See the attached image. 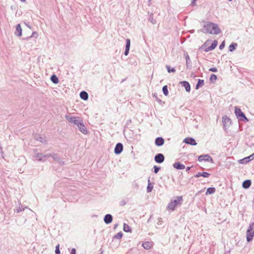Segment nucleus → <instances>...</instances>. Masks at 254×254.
I'll return each mask as SVG.
<instances>
[{"mask_svg":"<svg viewBox=\"0 0 254 254\" xmlns=\"http://www.w3.org/2000/svg\"><path fill=\"white\" fill-rule=\"evenodd\" d=\"M130 46V41L129 39H126V49L129 50Z\"/></svg>","mask_w":254,"mask_h":254,"instance_id":"nucleus-39","label":"nucleus"},{"mask_svg":"<svg viewBox=\"0 0 254 254\" xmlns=\"http://www.w3.org/2000/svg\"><path fill=\"white\" fill-rule=\"evenodd\" d=\"M153 169H154V173L157 174V173H158L159 171L161 169V167H158V166L155 165L153 167Z\"/></svg>","mask_w":254,"mask_h":254,"instance_id":"nucleus-40","label":"nucleus"},{"mask_svg":"<svg viewBox=\"0 0 254 254\" xmlns=\"http://www.w3.org/2000/svg\"><path fill=\"white\" fill-rule=\"evenodd\" d=\"M164 139L162 137H158L155 140V144L157 146H161L164 143Z\"/></svg>","mask_w":254,"mask_h":254,"instance_id":"nucleus-15","label":"nucleus"},{"mask_svg":"<svg viewBox=\"0 0 254 254\" xmlns=\"http://www.w3.org/2000/svg\"><path fill=\"white\" fill-rule=\"evenodd\" d=\"M38 36V34L37 32H33L31 35V36L29 37H27V38H23V40H28L30 38H31V37H34V38H37Z\"/></svg>","mask_w":254,"mask_h":254,"instance_id":"nucleus-33","label":"nucleus"},{"mask_svg":"<svg viewBox=\"0 0 254 254\" xmlns=\"http://www.w3.org/2000/svg\"><path fill=\"white\" fill-rule=\"evenodd\" d=\"M252 182L250 180H246L244 181L242 184V187L244 189H248L250 187Z\"/></svg>","mask_w":254,"mask_h":254,"instance_id":"nucleus-22","label":"nucleus"},{"mask_svg":"<svg viewBox=\"0 0 254 254\" xmlns=\"http://www.w3.org/2000/svg\"><path fill=\"white\" fill-rule=\"evenodd\" d=\"M229 1H231L232 0H228Z\"/></svg>","mask_w":254,"mask_h":254,"instance_id":"nucleus-57","label":"nucleus"},{"mask_svg":"<svg viewBox=\"0 0 254 254\" xmlns=\"http://www.w3.org/2000/svg\"><path fill=\"white\" fill-rule=\"evenodd\" d=\"M195 4V1H194V0H193L191 2V5H193Z\"/></svg>","mask_w":254,"mask_h":254,"instance_id":"nucleus-52","label":"nucleus"},{"mask_svg":"<svg viewBox=\"0 0 254 254\" xmlns=\"http://www.w3.org/2000/svg\"><path fill=\"white\" fill-rule=\"evenodd\" d=\"M55 253H56V254H61V252L60 251V245L59 244L57 245L56 247Z\"/></svg>","mask_w":254,"mask_h":254,"instance_id":"nucleus-44","label":"nucleus"},{"mask_svg":"<svg viewBox=\"0 0 254 254\" xmlns=\"http://www.w3.org/2000/svg\"><path fill=\"white\" fill-rule=\"evenodd\" d=\"M238 46V44L236 43H232L229 47V51L230 52H233L235 50Z\"/></svg>","mask_w":254,"mask_h":254,"instance_id":"nucleus-26","label":"nucleus"},{"mask_svg":"<svg viewBox=\"0 0 254 254\" xmlns=\"http://www.w3.org/2000/svg\"><path fill=\"white\" fill-rule=\"evenodd\" d=\"M35 158L37 160L39 161H42L43 160L42 158V153H38L35 155Z\"/></svg>","mask_w":254,"mask_h":254,"instance_id":"nucleus-35","label":"nucleus"},{"mask_svg":"<svg viewBox=\"0 0 254 254\" xmlns=\"http://www.w3.org/2000/svg\"><path fill=\"white\" fill-rule=\"evenodd\" d=\"M24 23H25V25H26L28 27H29V28H30V29L31 28V26H30L29 24H27V23H26V22H24Z\"/></svg>","mask_w":254,"mask_h":254,"instance_id":"nucleus-49","label":"nucleus"},{"mask_svg":"<svg viewBox=\"0 0 254 254\" xmlns=\"http://www.w3.org/2000/svg\"><path fill=\"white\" fill-rule=\"evenodd\" d=\"M225 41L222 42L221 43V44L220 45V46H219V49H220V50H222V49H223L224 48V47H225Z\"/></svg>","mask_w":254,"mask_h":254,"instance_id":"nucleus-45","label":"nucleus"},{"mask_svg":"<svg viewBox=\"0 0 254 254\" xmlns=\"http://www.w3.org/2000/svg\"><path fill=\"white\" fill-rule=\"evenodd\" d=\"M79 95L80 98L84 100H87L88 99V94L85 91L80 92Z\"/></svg>","mask_w":254,"mask_h":254,"instance_id":"nucleus-23","label":"nucleus"},{"mask_svg":"<svg viewBox=\"0 0 254 254\" xmlns=\"http://www.w3.org/2000/svg\"><path fill=\"white\" fill-rule=\"evenodd\" d=\"M21 1L23 2H26V0H20Z\"/></svg>","mask_w":254,"mask_h":254,"instance_id":"nucleus-55","label":"nucleus"},{"mask_svg":"<svg viewBox=\"0 0 254 254\" xmlns=\"http://www.w3.org/2000/svg\"><path fill=\"white\" fill-rule=\"evenodd\" d=\"M217 41H216V40H214L212 43L211 44V46L207 47V48H205V45L204 44L203 45H202L201 47H200V49H204V51L205 52H208L210 51H212L213 50H214L216 47L217 46Z\"/></svg>","mask_w":254,"mask_h":254,"instance_id":"nucleus-8","label":"nucleus"},{"mask_svg":"<svg viewBox=\"0 0 254 254\" xmlns=\"http://www.w3.org/2000/svg\"><path fill=\"white\" fill-rule=\"evenodd\" d=\"M51 157V153H48L44 154L42 153V162H45L47 159Z\"/></svg>","mask_w":254,"mask_h":254,"instance_id":"nucleus-32","label":"nucleus"},{"mask_svg":"<svg viewBox=\"0 0 254 254\" xmlns=\"http://www.w3.org/2000/svg\"><path fill=\"white\" fill-rule=\"evenodd\" d=\"M204 84V80L202 79H198L197 84L195 85V89H198L200 87L202 86Z\"/></svg>","mask_w":254,"mask_h":254,"instance_id":"nucleus-24","label":"nucleus"},{"mask_svg":"<svg viewBox=\"0 0 254 254\" xmlns=\"http://www.w3.org/2000/svg\"><path fill=\"white\" fill-rule=\"evenodd\" d=\"M22 28L20 24H18L16 26V31L14 33L15 35L19 37L22 35Z\"/></svg>","mask_w":254,"mask_h":254,"instance_id":"nucleus-20","label":"nucleus"},{"mask_svg":"<svg viewBox=\"0 0 254 254\" xmlns=\"http://www.w3.org/2000/svg\"><path fill=\"white\" fill-rule=\"evenodd\" d=\"M224 254H227L226 253H225Z\"/></svg>","mask_w":254,"mask_h":254,"instance_id":"nucleus-58","label":"nucleus"},{"mask_svg":"<svg viewBox=\"0 0 254 254\" xmlns=\"http://www.w3.org/2000/svg\"><path fill=\"white\" fill-rule=\"evenodd\" d=\"M216 190L215 188L210 187L207 189L205 193L206 195L213 194L215 192Z\"/></svg>","mask_w":254,"mask_h":254,"instance_id":"nucleus-29","label":"nucleus"},{"mask_svg":"<svg viewBox=\"0 0 254 254\" xmlns=\"http://www.w3.org/2000/svg\"><path fill=\"white\" fill-rule=\"evenodd\" d=\"M217 76L214 74H212L210 76V80L211 81H215L217 79Z\"/></svg>","mask_w":254,"mask_h":254,"instance_id":"nucleus-42","label":"nucleus"},{"mask_svg":"<svg viewBox=\"0 0 254 254\" xmlns=\"http://www.w3.org/2000/svg\"><path fill=\"white\" fill-rule=\"evenodd\" d=\"M123 145L121 143H118L114 149V153L117 154H120L123 151Z\"/></svg>","mask_w":254,"mask_h":254,"instance_id":"nucleus-11","label":"nucleus"},{"mask_svg":"<svg viewBox=\"0 0 254 254\" xmlns=\"http://www.w3.org/2000/svg\"><path fill=\"white\" fill-rule=\"evenodd\" d=\"M254 236V223H252L249 225V226L246 232L247 241L251 242Z\"/></svg>","mask_w":254,"mask_h":254,"instance_id":"nucleus-4","label":"nucleus"},{"mask_svg":"<svg viewBox=\"0 0 254 254\" xmlns=\"http://www.w3.org/2000/svg\"><path fill=\"white\" fill-rule=\"evenodd\" d=\"M79 124H77V126L78 129L83 134H86L88 133L87 130L85 126L83 124V122L82 120L79 121Z\"/></svg>","mask_w":254,"mask_h":254,"instance_id":"nucleus-7","label":"nucleus"},{"mask_svg":"<svg viewBox=\"0 0 254 254\" xmlns=\"http://www.w3.org/2000/svg\"><path fill=\"white\" fill-rule=\"evenodd\" d=\"M183 141L186 143L190 144L191 145H196L197 144L195 139L191 137H187Z\"/></svg>","mask_w":254,"mask_h":254,"instance_id":"nucleus-14","label":"nucleus"},{"mask_svg":"<svg viewBox=\"0 0 254 254\" xmlns=\"http://www.w3.org/2000/svg\"><path fill=\"white\" fill-rule=\"evenodd\" d=\"M210 176V174L206 172H198L197 173L194 177L195 178H199L200 177H203L204 178H208Z\"/></svg>","mask_w":254,"mask_h":254,"instance_id":"nucleus-19","label":"nucleus"},{"mask_svg":"<svg viewBox=\"0 0 254 254\" xmlns=\"http://www.w3.org/2000/svg\"><path fill=\"white\" fill-rule=\"evenodd\" d=\"M177 199H175L171 201L168 205L167 208L169 210H171L172 211H174L175 209V207L178 204H181L183 201L182 196H178Z\"/></svg>","mask_w":254,"mask_h":254,"instance_id":"nucleus-2","label":"nucleus"},{"mask_svg":"<svg viewBox=\"0 0 254 254\" xmlns=\"http://www.w3.org/2000/svg\"><path fill=\"white\" fill-rule=\"evenodd\" d=\"M149 21L153 24H155L156 23V20L154 19L152 15H150L149 18Z\"/></svg>","mask_w":254,"mask_h":254,"instance_id":"nucleus-41","label":"nucleus"},{"mask_svg":"<svg viewBox=\"0 0 254 254\" xmlns=\"http://www.w3.org/2000/svg\"><path fill=\"white\" fill-rule=\"evenodd\" d=\"M162 91H163V92L164 93V94L165 95V96H167L169 94V92H168V87L167 85H165L162 88Z\"/></svg>","mask_w":254,"mask_h":254,"instance_id":"nucleus-34","label":"nucleus"},{"mask_svg":"<svg viewBox=\"0 0 254 254\" xmlns=\"http://www.w3.org/2000/svg\"><path fill=\"white\" fill-rule=\"evenodd\" d=\"M254 159V153H253L250 156L245 157V158L240 160V163L244 164V163H247L250 162L251 160H252Z\"/></svg>","mask_w":254,"mask_h":254,"instance_id":"nucleus-16","label":"nucleus"},{"mask_svg":"<svg viewBox=\"0 0 254 254\" xmlns=\"http://www.w3.org/2000/svg\"><path fill=\"white\" fill-rule=\"evenodd\" d=\"M25 208H26L25 207H24V206H22V205H20V206H19V207H18L17 209H16V211H16L17 213L21 212H22V211H23L24 210V209H25Z\"/></svg>","mask_w":254,"mask_h":254,"instance_id":"nucleus-37","label":"nucleus"},{"mask_svg":"<svg viewBox=\"0 0 254 254\" xmlns=\"http://www.w3.org/2000/svg\"><path fill=\"white\" fill-rule=\"evenodd\" d=\"M235 115L239 121L248 122L249 120L246 117L245 114L242 111V110L238 107H236L235 109Z\"/></svg>","mask_w":254,"mask_h":254,"instance_id":"nucleus-3","label":"nucleus"},{"mask_svg":"<svg viewBox=\"0 0 254 254\" xmlns=\"http://www.w3.org/2000/svg\"><path fill=\"white\" fill-rule=\"evenodd\" d=\"M180 83L181 85L185 88V89L187 92H190V86L189 84V83L188 81H183L180 82Z\"/></svg>","mask_w":254,"mask_h":254,"instance_id":"nucleus-18","label":"nucleus"},{"mask_svg":"<svg viewBox=\"0 0 254 254\" xmlns=\"http://www.w3.org/2000/svg\"><path fill=\"white\" fill-rule=\"evenodd\" d=\"M164 156L162 153H158L154 157V160L157 163H162L164 161Z\"/></svg>","mask_w":254,"mask_h":254,"instance_id":"nucleus-10","label":"nucleus"},{"mask_svg":"<svg viewBox=\"0 0 254 254\" xmlns=\"http://www.w3.org/2000/svg\"><path fill=\"white\" fill-rule=\"evenodd\" d=\"M125 80H126V79H123V80H122L121 82H124V81H125Z\"/></svg>","mask_w":254,"mask_h":254,"instance_id":"nucleus-56","label":"nucleus"},{"mask_svg":"<svg viewBox=\"0 0 254 254\" xmlns=\"http://www.w3.org/2000/svg\"><path fill=\"white\" fill-rule=\"evenodd\" d=\"M65 119L70 123L74 124L76 125H77V124H79V121H80L81 119H77V118L72 116H69L68 115H66L65 116Z\"/></svg>","mask_w":254,"mask_h":254,"instance_id":"nucleus-9","label":"nucleus"},{"mask_svg":"<svg viewBox=\"0 0 254 254\" xmlns=\"http://www.w3.org/2000/svg\"><path fill=\"white\" fill-rule=\"evenodd\" d=\"M198 161L199 162L205 161L212 163H214L213 159L208 154H203L198 156Z\"/></svg>","mask_w":254,"mask_h":254,"instance_id":"nucleus-6","label":"nucleus"},{"mask_svg":"<svg viewBox=\"0 0 254 254\" xmlns=\"http://www.w3.org/2000/svg\"><path fill=\"white\" fill-rule=\"evenodd\" d=\"M196 0H194V1H196Z\"/></svg>","mask_w":254,"mask_h":254,"instance_id":"nucleus-59","label":"nucleus"},{"mask_svg":"<svg viewBox=\"0 0 254 254\" xmlns=\"http://www.w3.org/2000/svg\"><path fill=\"white\" fill-rule=\"evenodd\" d=\"M156 100L159 103H161L162 102V101L160 99H158V98L156 99Z\"/></svg>","mask_w":254,"mask_h":254,"instance_id":"nucleus-53","label":"nucleus"},{"mask_svg":"<svg viewBox=\"0 0 254 254\" xmlns=\"http://www.w3.org/2000/svg\"><path fill=\"white\" fill-rule=\"evenodd\" d=\"M34 138L36 140L39 141L42 143L45 142V139L40 134H36Z\"/></svg>","mask_w":254,"mask_h":254,"instance_id":"nucleus-25","label":"nucleus"},{"mask_svg":"<svg viewBox=\"0 0 254 254\" xmlns=\"http://www.w3.org/2000/svg\"><path fill=\"white\" fill-rule=\"evenodd\" d=\"M191 167H187L186 168V171L187 172H188L190 169Z\"/></svg>","mask_w":254,"mask_h":254,"instance_id":"nucleus-50","label":"nucleus"},{"mask_svg":"<svg viewBox=\"0 0 254 254\" xmlns=\"http://www.w3.org/2000/svg\"><path fill=\"white\" fill-rule=\"evenodd\" d=\"M70 254H76V250L74 248L72 249Z\"/></svg>","mask_w":254,"mask_h":254,"instance_id":"nucleus-48","label":"nucleus"},{"mask_svg":"<svg viewBox=\"0 0 254 254\" xmlns=\"http://www.w3.org/2000/svg\"><path fill=\"white\" fill-rule=\"evenodd\" d=\"M153 97H155L156 99L157 98V94L156 93L153 94Z\"/></svg>","mask_w":254,"mask_h":254,"instance_id":"nucleus-54","label":"nucleus"},{"mask_svg":"<svg viewBox=\"0 0 254 254\" xmlns=\"http://www.w3.org/2000/svg\"><path fill=\"white\" fill-rule=\"evenodd\" d=\"M184 57L186 61V66L188 69H191V62L190 58V57L187 53L184 54Z\"/></svg>","mask_w":254,"mask_h":254,"instance_id":"nucleus-13","label":"nucleus"},{"mask_svg":"<svg viewBox=\"0 0 254 254\" xmlns=\"http://www.w3.org/2000/svg\"><path fill=\"white\" fill-rule=\"evenodd\" d=\"M209 71H212V72H217V69L216 67H211L209 69Z\"/></svg>","mask_w":254,"mask_h":254,"instance_id":"nucleus-46","label":"nucleus"},{"mask_svg":"<svg viewBox=\"0 0 254 254\" xmlns=\"http://www.w3.org/2000/svg\"><path fill=\"white\" fill-rule=\"evenodd\" d=\"M203 27L204 31H203V32L205 33L217 35L220 33L221 32L218 25L214 23L207 22Z\"/></svg>","mask_w":254,"mask_h":254,"instance_id":"nucleus-1","label":"nucleus"},{"mask_svg":"<svg viewBox=\"0 0 254 254\" xmlns=\"http://www.w3.org/2000/svg\"><path fill=\"white\" fill-rule=\"evenodd\" d=\"M166 68H167V71L169 73L175 72L176 71V69L174 68H173V67L171 68L169 65H167Z\"/></svg>","mask_w":254,"mask_h":254,"instance_id":"nucleus-38","label":"nucleus"},{"mask_svg":"<svg viewBox=\"0 0 254 254\" xmlns=\"http://www.w3.org/2000/svg\"><path fill=\"white\" fill-rule=\"evenodd\" d=\"M129 50H128V49H125V51L124 52V55L125 56H127L129 53Z\"/></svg>","mask_w":254,"mask_h":254,"instance_id":"nucleus-47","label":"nucleus"},{"mask_svg":"<svg viewBox=\"0 0 254 254\" xmlns=\"http://www.w3.org/2000/svg\"><path fill=\"white\" fill-rule=\"evenodd\" d=\"M118 226V224H115L114 226V229H116Z\"/></svg>","mask_w":254,"mask_h":254,"instance_id":"nucleus-51","label":"nucleus"},{"mask_svg":"<svg viewBox=\"0 0 254 254\" xmlns=\"http://www.w3.org/2000/svg\"><path fill=\"white\" fill-rule=\"evenodd\" d=\"M104 221L106 224H109L112 222L113 216L110 214H106L104 218Z\"/></svg>","mask_w":254,"mask_h":254,"instance_id":"nucleus-17","label":"nucleus"},{"mask_svg":"<svg viewBox=\"0 0 254 254\" xmlns=\"http://www.w3.org/2000/svg\"><path fill=\"white\" fill-rule=\"evenodd\" d=\"M51 80L55 84H57L59 81L58 77L55 74H53L51 76Z\"/></svg>","mask_w":254,"mask_h":254,"instance_id":"nucleus-28","label":"nucleus"},{"mask_svg":"<svg viewBox=\"0 0 254 254\" xmlns=\"http://www.w3.org/2000/svg\"><path fill=\"white\" fill-rule=\"evenodd\" d=\"M132 186L134 189H138V183L136 181H134L133 182Z\"/></svg>","mask_w":254,"mask_h":254,"instance_id":"nucleus-43","label":"nucleus"},{"mask_svg":"<svg viewBox=\"0 0 254 254\" xmlns=\"http://www.w3.org/2000/svg\"><path fill=\"white\" fill-rule=\"evenodd\" d=\"M142 246L146 250H149L151 248L152 245L149 242H146L142 244Z\"/></svg>","mask_w":254,"mask_h":254,"instance_id":"nucleus-27","label":"nucleus"},{"mask_svg":"<svg viewBox=\"0 0 254 254\" xmlns=\"http://www.w3.org/2000/svg\"><path fill=\"white\" fill-rule=\"evenodd\" d=\"M51 157H52L54 161L59 162L61 165H64V161L61 160L60 157L58 154L51 153Z\"/></svg>","mask_w":254,"mask_h":254,"instance_id":"nucleus-12","label":"nucleus"},{"mask_svg":"<svg viewBox=\"0 0 254 254\" xmlns=\"http://www.w3.org/2000/svg\"><path fill=\"white\" fill-rule=\"evenodd\" d=\"M173 166L177 170H182L185 168V166L179 162L174 163Z\"/></svg>","mask_w":254,"mask_h":254,"instance_id":"nucleus-21","label":"nucleus"},{"mask_svg":"<svg viewBox=\"0 0 254 254\" xmlns=\"http://www.w3.org/2000/svg\"><path fill=\"white\" fill-rule=\"evenodd\" d=\"M123 233L122 232H120L114 236V239H120L123 237Z\"/></svg>","mask_w":254,"mask_h":254,"instance_id":"nucleus-36","label":"nucleus"},{"mask_svg":"<svg viewBox=\"0 0 254 254\" xmlns=\"http://www.w3.org/2000/svg\"><path fill=\"white\" fill-rule=\"evenodd\" d=\"M148 186L147 187L146 190H147V192H151L152 191V190L153 189V186L151 184V183L150 182V179H149L148 180Z\"/></svg>","mask_w":254,"mask_h":254,"instance_id":"nucleus-31","label":"nucleus"},{"mask_svg":"<svg viewBox=\"0 0 254 254\" xmlns=\"http://www.w3.org/2000/svg\"><path fill=\"white\" fill-rule=\"evenodd\" d=\"M123 230L125 232H130L131 231V227L126 223L124 224Z\"/></svg>","mask_w":254,"mask_h":254,"instance_id":"nucleus-30","label":"nucleus"},{"mask_svg":"<svg viewBox=\"0 0 254 254\" xmlns=\"http://www.w3.org/2000/svg\"><path fill=\"white\" fill-rule=\"evenodd\" d=\"M222 122L223 125V128L225 130L227 129L232 123L231 119L227 116H224L222 117Z\"/></svg>","mask_w":254,"mask_h":254,"instance_id":"nucleus-5","label":"nucleus"}]
</instances>
